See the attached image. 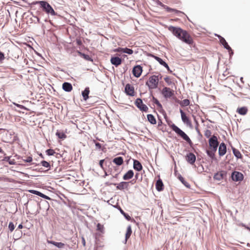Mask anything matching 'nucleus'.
I'll use <instances>...</instances> for the list:
<instances>
[{"mask_svg":"<svg viewBox=\"0 0 250 250\" xmlns=\"http://www.w3.org/2000/svg\"><path fill=\"white\" fill-rule=\"evenodd\" d=\"M78 54L82 57H83L84 60L90 62H93V59L88 55L85 54L79 51H78Z\"/></svg>","mask_w":250,"mask_h":250,"instance_id":"26","label":"nucleus"},{"mask_svg":"<svg viewBox=\"0 0 250 250\" xmlns=\"http://www.w3.org/2000/svg\"><path fill=\"white\" fill-rule=\"evenodd\" d=\"M62 88L66 92H70L72 90V85L69 83L64 82L62 84Z\"/></svg>","mask_w":250,"mask_h":250,"instance_id":"20","label":"nucleus"},{"mask_svg":"<svg viewBox=\"0 0 250 250\" xmlns=\"http://www.w3.org/2000/svg\"><path fill=\"white\" fill-rule=\"evenodd\" d=\"M29 192L31 193L38 195L39 196H40V195L42 194V192L35 190H30Z\"/></svg>","mask_w":250,"mask_h":250,"instance_id":"45","label":"nucleus"},{"mask_svg":"<svg viewBox=\"0 0 250 250\" xmlns=\"http://www.w3.org/2000/svg\"><path fill=\"white\" fill-rule=\"evenodd\" d=\"M40 197H42L43 198L47 199V200H50L51 199V198L49 196H47V195H45V194H43L42 193L40 195Z\"/></svg>","mask_w":250,"mask_h":250,"instance_id":"51","label":"nucleus"},{"mask_svg":"<svg viewBox=\"0 0 250 250\" xmlns=\"http://www.w3.org/2000/svg\"><path fill=\"white\" fill-rule=\"evenodd\" d=\"M90 90L89 87H86L83 91H82V94L84 101H86L88 98Z\"/></svg>","mask_w":250,"mask_h":250,"instance_id":"24","label":"nucleus"},{"mask_svg":"<svg viewBox=\"0 0 250 250\" xmlns=\"http://www.w3.org/2000/svg\"><path fill=\"white\" fill-rule=\"evenodd\" d=\"M178 179L186 187L189 188L190 187L189 184L185 180L184 178L181 175L178 176Z\"/></svg>","mask_w":250,"mask_h":250,"instance_id":"35","label":"nucleus"},{"mask_svg":"<svg viewBox=\"0 0 250 250\" xmlns=\"http://www.w3.org/2000/svg\"><path fill=\"white\" fill-rule=\"evenodd\" d=\"M13 104L14 105H15L16 106H17L18 107H19L20 108H21V109L27 110V108H26L24 106H23L22 105L15 103H13Z\"/></svg>","mask_w":250,"mask_h":250,"instance_id":"46","label":"nucleus"},{"mask_svg":"<svg viewBox=\"0 0 250 250\" xmlns=\"http://www.w3.org/2000/svg\"><path fill=\"white\" fill-rule=\"evenodd\" d=\"M163 8L164 9H165L168 12H175V13L177 14H179V13L184 14L183 12H181L180 11L177 10L175 9L171 8L168 7L166 5H164V6H163Z\"/></svg>","mask_w":250,"mask_h":250,"instance_id":"28","label":"nucleus"},{"mask_svg":"<svg viewBox=\"0 0 250 250\" xmlns=\"http://www.w3.org/2000/svg\"><path fill=\"white\" fill-rule=\"evenodd\" d=\"M40 164L43 167L47 168V170H49L50 168V165L49 163L46 161H42L41 162Z\"/></svg>","mask_w":250,"mask_h":250,"instance_id":"36","label":"nucleus"},{"mask_svg":"<svg viewBox=\"0 0 250 250\" xmlns=\"http://www.w3.org/2000/svg\"><path fill=\"white\" fill-rule=\"evenodd\" d=\"M134 175V172L132 170H129L123 176V179L124 180H128L131 179Z\"/></svg>","mask_w":250,"mask_h":250,"instance_id":"22","label":"nucleus"},{"mask_svg":"<svg viewBox=\"0 0 250 250\" xmlns=\"http://www.w3.org/2000/svg\"><path fill=\"white\" fill-rule=\"evenodd\" d=\"M132 233V229L130 225H129L127 228L126 232L125 233V241H127V239L130 237Z\"/></svg>","mask_w":250,"mask_h":250,"instance_id":"29","label":"nucleus"},{"mask_svg":"<svg viewBox=\"0 0 250 250\" xmlns=\"http://www.w3.org/2000/svg\"><path fill=\"white\" fill-rule=\"evenodd\" d=\"M237 112L240 115H246L248 112V108L247 107L243 106L240 108H238Z\"/></svg>","mask_w":250,"mask_h":250,"instance_id":"25","label":"nucleus"},{"mask_svg":"<svg viewBox=\"0 0 250 250\" xmlns=\"http://www.w3.org/2000/svg\"><path fill=\"white\" fill-rule=\"evenodd\" d=\"M161 93L163 96L166 99L169 98L174 95V91L167 87L163 88Z\"/></svg>","mask_w":250,"mask_h":250,"instance_id":"6","label":"nucleus"},{"mask_svg":"<svg viewBox=\"0 0 250 250\" xmlns=\"http://www.w3.org/2000/svg\"><path fill=\"white\" fill-rule=\"evenodd\" d=\"M8 228L11 232L13 231L15 229V226L13 222H10Z\"/></svg>","mask_w":250,"mask_h":250,"instance_id":"44","label":"nucleus"},{"mask_svg":"<svg viewBox=\"0 0 250 250\" xmlns=\"http://www.w3.org/2000/svg\"><path fill=\"white\" fill-rule=\"evenodd\" d=\"M105 185H106V186H110L111 185H114V184L111 183H110L109 182H105Z\"/></svg>","mask_w":250,"mask_h":250,"instance_id":"56","label":"nucleus"},{"mask_svg":"<svg viewBox=\"0 0 250 250\" xmlns=\"http://www.w3.org/2000/svg\"><path fill=\"white\" fill-rule=\"evenodd\" d=\"M10 158V156H5L2 160L8 162L10 165H15L16 164L15 160L14 159H11Z\"/></svg>","mask_w":250,"mask_h":250,"instance_id":"31","label":"nucleus"},{"mask_svg":"<svg viewBox=\"0 0 250 250\" xmlns=\"http://www.w3.org/2000/svg\"><path fill=\"white\" fill-rule=\"evenodd\" d=\"M95 146H96V148H98V149H101V147H102V145L100 143H98V142H97L95 143Z\"/></svg>","mask_w":250,"mask_h":250,"instance_id":"54","label":"nucleus"},{"mask_svg":"<svg viewBox=\"0 0 250 250\" xmlns=\"http://www.w3.org/2000/svg\"><path fill=\"white\" fill-rule=\"evenodd\" d=\"M123 53L131 55L133 53V50L131 49L128 48L127 47L124 48Z\"/></svg>","mask_w":250,"mask_h":250,"instance_id":"40","label":"nucleus"},{"mask_svg":"<svg viewBox=\"0 0 250 250\" xmlns=\"http://www.w3.org/2000/svg\"><path fill=\"white\" fill-rule=\"evenodd\" d=\"M179 104L181 106H187L189 104L190 102L188 99H185L182 101H180Z\"/></svg>","mask_w":250,"mask_h":250,"instance_id":"34","label":"nucleus"},{"mask_svg":"<svg viewBox=\"0 0 250 250\" xmlns=\"http://www.w3.org/2000/svg\"><path fill=\"white\" fill-rule=\"evenodd\" d=\"M119 210L121 213L124 215V216L127 220L130 221L131 219V217L128 214L125 213L121 208H119Z\"/></svg>","mask_w":250,"mask_h":250,"instance_id":"33","label":"nucleus"},{"mask_svg":"<svg viewBox=\"0 0 250 250\" xmlns=\"http://www.w3.org/2000/svg\"><path fill=\"white\" fill-rule=\"evenodd\" d=\"M23 228V226L21 224L18 226V229H21Z\"/></svg>","mask_w":250,"mask_h":250,"instance_id":"57","label":"nucleus"},{"mask_svg":"<svg viewBox=\"0 0 250 250\" xmlns=\"http://www.w3.org/2000/svg\"><path fill=\"white\" fill-rule=\"evenodd\" d=\"M142 71V67L140 65H137L133 67L132 73L135 77L139 78L141 76Z\"/></svg>","mask_w":250,"mask_h":250,"instance_id":"10","label":"nucleus"},{"mask_svg":"<svg viewBox=\"0 0 250 250\" xmlns=\"http://www.w3.org/2000/svg\"><path fill=\"white\" fill-rule=\"evenodd\" d=\"M162 123V121L161 120H159V121L158 122V126L161 125Z\"/></svg>","mask_w":250,"mask_h":250,"instance_id":"60","label":"nucleus"},{"mask_svg":"<svg viewBox=\"0 0 250 250\" xmlns=\"http://www.w3.org/2000/svg\"><path fill=\"white\" fill-rule=\"evenodd\" d=\"M156 188L158 191H162L164 189V184L162 182V180L160 179H159L156 183L155 184Z\"/></svg>","mask_w":250,"mask_h":250,"instance_id":"21","label":"nucleus"},{"mask_svg":"<svg viewBox=\"0 0 250 250\" xmlns=\"http://www.w3.org/2000/svg\"><path fill=\"white\" fill-rule=\"evenodd\" d=\"M186 159L188 163L193 165L196 161V156L193 153L189 152L187 154Z\"/></svg>","mask_w":250,"mask_h":250,"instance_id":"13","label":"nucleus"},{"mask_svg":"<svg viewBox=\"0 0 250 250\" xmlns=\"http://www.w3.org/2000/svg\"><path fill=\"white\" fill-rule=\"evenodd\" d=\"M0 153H3L4 155H5V153L3 151L2 149L0 147Z\"/></svg>","mask_w":250,"mask_h":250,"instance_id":"61","label":"nucleus"},{"mask_svg":"<svg viewBox=\"0 0 250 250\" xmlns=\"http://www.w3.org/2000/svg\"><path fill=\"white\" fill-rule=\"evenodd\" d=\"M147 118L148 121L153 125L156 124V121L154 116L152 114H148L147 115Z\"/></svg>","mask_w":250,"mask_h":250,"instance_id":"30","label":"nucleus"},{"mask_svg":"<svg viewBox=\"0 0 250 250\" xmlns=\"http://www.w3.org/2000/svg\"><path fill=\"white\" fill-rule=\"evenodd\" d=\"M36 4H39L42 10L48 16H51L57 15V13L54 11L51 5L46 1L41 0L36 2Z\"/></svg>","mask_w":250,"mask_h":250,"instance_id":"3","label":"nucleus"},{"mask_svg":"<svg viewBox=\"0 0 250 250\" xmlns=\"http://www.w3.org/2000/svg\"><path fill=\"white\" fill-rule=\"evenodd\" d=\"M45 152L46 154L48 156L53 155L55 153L54 150L52 149H47Z\"/></svg>","mask_w":250,"mask_h":250,"instance_id":"41","label":"nucleus"},{"mask_svg":"<svg viewBox=\"0 0 250 250\" xmlns=\"http://www.w3.org/2000/svg\"><path fill=\"white\" fill-rule=\"evenodd\" d=\"M104 160H101L99 162V165L100 166V167H102V168H103V164H104Z\"/></svg>","mask_w":250,"mask_h":250,"instance_id":"55","label":"nucleus"},{"mask_svg":"<svg viewBox=\"0 0 250 250\" xmlns=\"http://www.w3.org/2000/svg\"><path fill=\"white\" fill-rule=\"evenodd\" d=\"M227 152V146L226 144L222 142L219 146L218 153L220 156H223Z\"/></svg>","mask_w":250,"mask_h":250,"instance_id":"15","label":"nucleus"},{"mask_svg":"<svg viewBox=\"0 0 250 250\" xmlns=\"http://www.w3.org/2000/svg\"><path fill=\"white\" fill-rule=\"evenodd\" d=\"M151 95L152 97V101H153V103L154 104H155L158 107L162 108V105L160 104L159 101L156 98H155L153 96H152V94H151Z\"/></svg>","mask_w":250,"mask_h":250,"instance_id":"39","label":"nucleus"},{"mask_svg":"<svg viewBox=\"0 0 250 250\" xmlns=\"http://www.w3.org/2000/svg\"><path fill=\"white\" fill-rule=\"evenodd\" d=\"M5 57L4 53L0 51V61L1 62L3 61Z\"/></svg>","mask_w":250,"mask_h":250,"instance_id":"50","label":"nucleus"},{"mask_svg":"<svg viewBox=\"0 0 250 250\" xmlns=\"http://www.w3.org/2000/svg\"><path fill=\"white\" fill-rule=\"evenodd\" d=\"M32 160L31 156H28L26 159H23V161L27 163H30L32 161Z\"/></svg>","mask_w":250,"mask_h":250,"instance_id":"48","label":"nucleus"},{"mask_svg":"<svg viewBox=\"0 0 250 250\" xmlns=\"http://www.w3.org/2000/svg\"><path fill=\"white\" fill-rule=\"evenodd\" d=\"M35 18H36L37 19V22L38 23H40V19L39 18H38V17L37 16H35L34 17Z\"/></svg>","mask_w":250,"mask_h":250,"instance_id":"58","label":"nucleus"},{"mask_svg":"<svg viewBox=\"0 0 250 250\" xmlns=\"http://www.w3.org/2000/svg\"><path fill=\"white\" fill-rule=\"evenodd\" d=\"M180 112L181 113L182 121L184 123V124H186L187 126L191 128L192 127V124L188 117L187 116L185 113L182 109L180 110Z\"/></svg>","mask_w":250,"mask_h":250,"instance_id":"8","label":"nucleus"},{"mask_svg":"<svg viewBox=\"0 0 250 250\" xmlns=\"http://www.w3.org/2000/svg\"><path fill=\"white\" fill-rule=\"evenodd\" d=\"M123 50H124V48L118 47V48H116V49H115L114 51L118 52H123Z\"/></svg>","mask_w":250,"mask_h":250,"instance_id":"52","label":"nucleus"},{"mask_svg":"<svg viewBox=\"0 0 250 250\" xmlns=\"http://www.w3.org/2000/svg\"><path fill=\"white\" fill-rule=\"evenodd\" d=\"M113 162L117 166H121L123 164L124 159L122 157H117L113 159Z\"/></svg>","mask_w":250,"mask_h":250,"instance_id":"23","label":"nucleus"},{"mask_svg":"<svg viewBox=\"0 0 250 250\" xmlns=\"http://www.w3.org/2000/svg\"><path fill=\"white\" fill-rule=\"evenodd\" d=\"M239 226H242V227H246V225L244 224V223H240L238 225Z\"/></svg>","mask_w":250,"mask_h":250,"instance_id":"59","label":"nucleus"},{"mask_svg":"<svg viewBox=\"0 0 250 250\" xmlns=\"http://www.w3.org/2000/svg\"><path fill=\"white\" fill-rule=\"evenodd\" d=\"M133 168L137 171H140L142 169L143 167L138 160H133Z\"/></svg>","mask_w":250,"mask_h":250,"instance_id":"19","label":"nucleus"},{"mask_svg":"<svg viewBox=\"0 0 250 250\" xmlns=\"http://www.w3.org/2000/svg\"><path fill=\"white\" fill-rule=\"evenodd\" d=\"M245 228H246L247 229L249 230L250 231V227H248V226H246Z\"/></svg>","mask_w":250,"mask_h":250,"instance_id":"64","label":"nucleus"},{"mask_svg":"<svg viewBox=\"0 0 250 250\" xmlns=\"http://www.w3.org/2000/svg\"><path fill=\"white\" fill-rule=\"evenodd\" d=\"M48 243H50L57 247L58 248L62 249L64 246V244L62 242H57L53 241H48Z\"/></svg>","mask_w":250,"mask_h":250,"instance_id":"27","label":"nucleus"},{"mask_svg":"<svg viewBox=\"0 0 250 250\" xmlns=\"http://www.w3.org/2000/svg\"><path fill=\"white\" fill-rule=\"evenodd\" d=\"M135 105L141 111L147 112L148 108L147 106L143 104L142 99L137 98L135 102Z\"/></svg>","mask_w":250,"mask_h":250,"instance_id":"5","label":"nucleus"},{"mask_svg":"<svg viewBox=\"0 0 250 250\" xmlns=\"http://www.w3.org/2000/svg\"><path fill=\"white\" fill-rule=\"evenodd\" d=\"M159 81V76L153 75L149 77L146 84L148 86L149 89L157 88Z\"/></svg>","mask_w":250,"mask_h":250,"instance_id":"4","label":"nucleus"},{"mask_svg":"<svg viewBox=\"0 0 250 250\" xmlns=\"http://www.w3.org/2000/svg\"><path fill=\"white\" fill-rule=\"evenodd\" d=\"M205 136L207 137V138H210L212 136H211V132L210 130H206L205 132Z\"/></svg>","mask_w":250,"mask_h":250,"instance_id":"43","label":"nucleus"},{"mask_svg":"<svg viewBox=\"0 0 250 250\" xmlns=\"http://www.w3.org/2000/svg\"><path fill=\"white\" fill-rule=\"evenodd\" d=\"M56 135L60 139H64L66 138V135L63 133V131H57Z\"/></svg>","mask_w":250,"mask_h":250,"instance_id":"32","label":"nucleus"},{"mask_svg":"<svg viewBox=\"0 0 250 250\" xmlns=\"http://www.w3.org/2000/svg\"><path fill=\"white\" fill-rule=\"evenodd\" d=\"M155 3L158 5H159L162 7H163V6H164V5L163 3H162L160 0H155Z\"/></svg>","mask_w":250,"mask_h":250,"instance_id":"49","label":"nucleus"},{"mask_svg":"<svg viewBox=\"0 0 250 250\" xmlns=\"http://www.w3.org/2000/svg\"><path fill=\"white\" fill-rule=\"evenodd\" d=\"M206 153L207 155L212 159L215 160L216 158L215 157V153H213V151H211L209 150H206Z\"/></svg>","mask_w":250,"mask_h":250,"instance_id":"38","label":"nucleus"},{"mask_svg":"<svg viewBox=\"0 0 250 250\" xmlns=\"http://www.w3.org/2000/svg\"><path fill=\"white\" fill-rule=\"evenodd\" d=\"M83 245H85V240L83 238Z\"/></svg>","mask_w":250,"mask_h":250,"instance_id":"63","label":"nucleus"},{"mask_svg":"<svg viewBox=\"0 0 250 250\" xmlns=\"http://www.w3.org/2000/svg\"><path fill=\"white\" fill-rule=\"evenodd\" d=\"M209 146V147L212 146H218L219 143L218 141L217 137L215 136H212L208 140Z\"/></svg>","mask_w":250,"mask_h":250,"instance_id":"12","label":"nucleus"},{"mask_svg":"<svg viewBox=\"0 0 250 250\" xmlns=\"http://www.w3.org/2000/svg\"><path fill=\"white\" fill-rule=\"evenodd\" d=\"M232 179L234 181L240 182L243 180L244 176L243 174L238 171H234L231 174Z\"/></svg>","mask_w":250,"mask_h":250,"instance_id":"7","label":"nucleus"},{"mask_svg":"<svg viewBox=\"0 0 250 250\" xmlns=\"http://www.w3.org/2000/svg\"><path fill=\"white\" fill-rule=\"evenodd\" d=\"M232 150L234 156L237 158H240L241 157V154L238 150L235 148H232Z\"/></svg>","mask_w":250,"mask_h":250,"instance_id":"37","label":"nucleus"},{"mask_svg":"<svg viewBox=\"0 0 250 250\" xmlns=\"http://www.w3.org/2000/svg\"><path fill=\"white\" fill-rule=\"evenodd\" d=\"M227 172L225 171H221L215 173L213 176L215 180L220 181L224 178L226 176Z\"/></svg>","mask_w":250,"mask_h":250,"instance_id":"14","label":"nucleus"},{"mask_svg":"<svg viewBox=\"0 0 250 250\" xmlns=\"http://www.w3.org/2000/svg\"><path fill=\"white\" fill-rule=\"evenodd\" d=\"M218 146H212V147H210V148H211V151H213L214 153H215V152L217 151V148H218Z\"/></svg>","mask_w":250,"mask_h":250,"instance_id":"53","label":"nucleus"},{"mask_svg":"<svg viewBox=\"0 0 250 250\" xmlns=\"http://www.w3.org/2000/svg\"><path fill=\"white\" fill-rule=\"evenodd\" d=\"M118 175V173L116 174L114 176H112V178H117Z\"/></svg>","mask_w":250,"mask_h":250,"instance_id":"62","label":"nucleus"},{"mask_svg":"<svg viewBox=\"0 0 250 250\" xmlns=\"http://www.w3.org/2000/svg\"><path fill=\"white\" fill-rule=\"evenodd\" d=\"M150 56L152 57H153V58H154L157 61H158L159 63L160 64H161L162 65H163L164 67H165L170 72H171L172 71L170 70V68L168 65V64L165 62L161 58L156 56H155L153 54H150Z\"/></svg>","mask_w":250,"mask_h":250,"instance_id":"11","label":"nucleus"},{"mask_svg":"<svg viewBox=\"0 0 250 250\" xmlns=\"http://www.w3.org/2000/svg\"><path fill=\"white\" fill-rule=\"evenodd\" d=\"M125 92L129 96H133L134 95V87L130 84H127L125 86Z\"/></svg>","mask_w":250,"mask_h":250,"instance_id":"16","label":"nucleus"},{"mask_svg":"<svg viewBox=\"0 0 250 250\" xmlns=\"http://www.w3.org/2000/svg\"><path fill=\"white\" fill-rule=\"evenodd\" d=\"M104 226L103 225H101V224L100 223H98L97 225V230L101 232H103L104 231Z\"/></svg>","mask_w":250,"mask_h":250,"instance_id":"42","label":"nucleus"},{"mask_svg":"<svg viewBox=\"0 0 250 250\" xmlns=\"http://www.w3.org/2000/svg\"><path fill=\"white\" fill-rule=\"evenodd\" d=\"M164 117L168 125L170 126L172 130L174 131L178 136H180L182 139L185 140L189 144V145L191 146L193 145V143L189 137L175 124H172L170 125L171 122L170 121L167 120L166 114L165 115Z\"/></svg>","mask_w":250,"mask_h":250,"instance_id":"2","label":"nucleus"},{"mask_svg":"<svg viewBox=\"0 0 250 250\" xmlns=\"http://www.w3.org/2000/svg\"><path fill=\"white\" fill-rule=\"evenodd\" d=\"M219 39L220 40V43L223 45L224 47L229 52L230 55H232L233 54V51L231 47L229 45L225 39L222 36H219Z\"/></svg>","mask_w":250,"mask_h":250,"instance_id":"9","label":"nucleus"},{"mask_svg":"<svg viewBox=\"0 0 250 250\" xmlns=\"http://www.w3.org/2000/svg\"><path fill=\"white\" fill-rule=\"evenodd\" d=\"M114 185L117 186L116 188L117 189L123 190L128 188L129 186V182H122L118 184L114 183Z\"/></svg>","mask_w":250,"mask_h":250,"instance_id":"18","label":"nucleus"},{"mask_svg":"<svg viewBox=\"0 0 250 250\" xmlns=\"http://www.w3.org/2000/svg\"><path fill=\"white\" fill-rule=\"evenodd\" d=\"M165 82L168 84V85H170L172 83V82L171 81L170 78L168 77H166L164 78Z\"/></svg>","mask_w":250,"mask_h":250,"instance_id":"47","label":"nucleus"},{"mask_svg":"<svg viewBox=\"0 0 250 250\" xmlns=\"http://www.w3.org/2000/svg\"><path fill=\"white\" fill-rule=\"evenodd\" d=\"M110 62L112 64L117 67L122 63V60L118 57H112L110 59Z\"/></svg>","mask_w":250,"mask_h":250,"instance_id":"17","label":"nucleus"},{"mask_svg":"<svg viewBox=\"0 0 250 250\" xmlns=\"http://www.w3.org/2000/svg\"><path fill=\"white\" fill-rule=\"evenodd\" d=\"M168 30L177 38L188 44H191L193 42L192 39L188 33L180 27L170 26Z\"/></svg>","mask_w":250,"mask_h":250,"instance_id":"1","label":"nucleus"}]
</instances>
